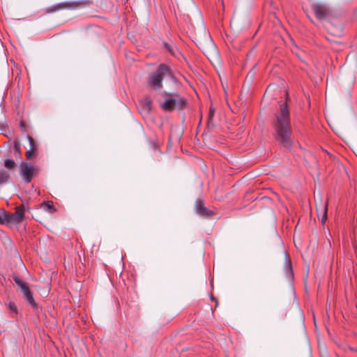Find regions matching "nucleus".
<instances>
[{"label":"nucleus","mask_w":357,"mask_h":357,"mask_svg":"<svg viewBox=\"0 0 357 357\" xmlns=\"http://www.w3.org/2000/svg\"><path fill=\"white\" fill-rule=\"evenodd\" d=\"M286 102L280 104V109L275 113L274 128L276 133L275 139L284 148L289 149L292 146L291 128L290 126L289 112L287 100L289 95L285 92Z\"/></svg>","instance_id":"obj_1"},{"label":"nucleus","mask_w":357,"mask_h":357,"mask_svg":"<svg viewBox=\"0 0 357 357\" xmlns=\"http://www.w3.org/2000/svg\"><path fill=\"white\" fill-rule=\"evenodd\" d=\"M171 75L169 68L162 63L156 70L150 74L147 79L148 84L155 90H160L162 88V80L166 77H170Z\"/></svg>","instance_id":"obj_2"},{"label":"nucleus","mask_w":357,"mask_h":357,"mask_svg":"<svg viewBox=\"0 0 357 357\" xmlns=\"http://www.w3.org/2000/svg\"><path fill=\"white\" fill-rule=\"evenodd\" d=\"M185 105V100L176 93H167L165 98L160 103V107L165 111H172L173 109H181Z\"/></svg>","instance_id":"obj_3"},{"label":"nucleus","mask_w":357,"mask_h":357,"mask_svg":"<svg viewBox=\"0 0 357 357\" xmlns=\"http://www.w3.org/2000/svg\"><path fill=\"white\" fill-rule=\"evenodd\" d=\"M316 17L319 20H325L333 14L332 9L326 3H314L312 5Z\"/></svg>","instance_id":"obj_4"},{"label":"nucleus","mask_w":357,"mask_h":357,"mask_svg":"<svg viewBox=\"0 0 357 357\" xmlns=\"http://www.w3.org/2000/svg\"><path fill=\"white\" fill-rule=\"evenodd\" d=\"M38 168L31 163L22 162L20 164V175L27 183L31 181L33 177L38 173Z\"/></svg>","instance_id":"obj_5"},{"label":"nucleus","mask_w":357,"mask_h":357,"mask_svg":"<svg viewBox=\"0 0 357 357\" xmlns=\"http://www.w3.org/2000/svg\"><path fill=\"white\" fill-rule=\"evenodd\" d=\"M13 280L16 284L20 288L26 301L33 307H36L37 305L33 299V295L26 282L22 280L19 277L14 276Z\"/></svg>","instance_id":"obj_6"},{"label":"nucleus","mask_w":357,"mask_h":357,"mask_svg":"<svg viewBox=\"0 0 357 357\" xmlns=\"http://www.w3.org/2000/svg\"><path fill=\"white\" fill-rule=\"evenodd\" d=\"M24 217V207L23 205L17 206L15 212L13 213H8V224L9 223H20L23 221Z\"/></svg>","instance_id":"obj_7"},{"label":"nucleus","mask_w":357,"mask_h":357,"mask_svg":"<svg viewBox=\"0 0 357 357\" xmlns=\"http://www.w3.org/2000/svg\"><path fill=\"white\" fill-rule=\"evenodd\" d=\"M196 212L202 216H209L213 214L212 211L208 209L204 206V203L202 199H197L195 202Z\"/></svg>","instance_id":"obj_8"},{"label":"nucleus","mask_w":357,"mask_h":357,"mask_svg":"<svg viewBox=\"0 0 357 357\" xmlns=\"http://www.w3.org/2000/svg\"><path fill=\"white\" fill-rule=\"evenodd\" d=\"M27 139L29 142V149L26 152V157L27 159H31L36 155V147L33 138L28 135Z\"/></svg>","instance_id":"obj_9"},{"label":"nucleus","mask_w":357,"mask_h":357,"mask_svg":"<svg viewBox=\"0 0 357 357\" xmlns=\"http://www.w3.org/2000/svg\"><path fill=\"white\" fill-rule=\"evenodd\" d=\"M140 105L143 107L145 112L149 113L151 110L152 101L146 97L140 101Z\"/></svg>","instance_id":"obj_10"},{"label":"nucleus","mask_w":357,"mask_h":357,"mask_svg":"<svg viewBox=\"0 0 357 357\" xmlns=\"http://www.w3.org/2000/svg\"><path fill=\"white\" fill-rule=\"evenodd\" d=\"M41 206L50 213H53L56 211V208L54 206L53 202L51 201L44 202Z\"/></svg>","instance_id":"obj_11"},{"label":"nucleus","mask_w":357,"mask_h":357,"mask_svg":"<svg viewBox=\"0 0 357 357\" xmlns=\"http://www.w3.org/2000/svg\"><path fill=\"white\" fill-rule=\"evenodd\" d=\"M10 175L4 170H0V185H2L8 181Z\"/></svg>","instance_id":"obj_12"},{"label":"nucleus","mask_w":357,"mask_h":357,"mask_svg":"<svg viewBox=\"0 0 357 357\" xmlns=\"http://www.w3.org/2000/svg\"><path fill=\"white\" fill-rule=\"evenodd\" d=\"M327 210H328V204H327V202H326L324 204V208H323L322 213L320 214V215H321V221L322 224H324V222H326V220L327 219ZM318 215L319 216V215Z\"/></svg>","instance_id":"obj_13"},{"label":"nucleus","mask_w":357,"mask_h":357,"mask_svg":"<svg viewBox=\"0 0 357 357\" xmlns=\"http://www.w3.org/2000/svg\"><path fill=\"white\" fill-rule=\"evenodd\" d=\"M15 165V162L12 159H6L4 160V167L7 169H13Z\"/></svg>","instance_id":"obj_14"},{"label":"nucleus","mask_w":357,"mask_h":357,"mask_svg":"<svg viewBox=\"0 0 357 357\" xmlns=\"http://www.w3.org/2000/svg\"><path fill=\"white\" fill-rule=\"evenodd\" d=\"M0 223L8 224V213L3 210L0 211Z\"/></svg>","instance_id":"obj_15"},{"label":"nucleus","mask_w":357,"mask_h":357,"mask_svg":"<svg viewBox=\"0 0 357 357\" xmlns=\"http://www.w3.org/2000/svg\"><path fill=\"white\" fill-rule=\"evenodd\" d=\"M20 143L18 140H15L14 142V149L15 150V151L17 153H20Z\"/></svg>","instance_id":"obj_16"},{"label":"nucleus","mask_w":357,"mask_h":357,"mask_svg":"<svg viewBox=\"0 0 357 357\" xmlns=\"http://www.w3.org/2000/svg\"><path fill=\"white\" fill-rule=\"evenodd\" d=\"M8 305L11 312L17 313V307L13 303L10 302Z\"/></svg>","instance_id":"obj_17"},{"label":"nucleus","mask_w":357,"mask_h":357,"mask_svg":"<svg viewBox=\"0 0 357 357\" xmlns=\"http://www.w3.org/2000/svg\"><path fill=\"white\" fill-rule=\"evenodd\" d=\"M286 265L289 267V275L290 276L292 275L293 274V271H292V268H291V264H290V262H289V260L288 259V258L286 257Z\"/></svg>","instance_id":"obj_18"},{"label":"nucleus","mask_w":357,"mask_h":357,"mask_svg":"<svg viewBox=\"0 0 357 357\" xmlns=\"http://www.w3.org/2000/svg\"><path fill=\"white\" fill-rule=\"evenodd\" d=\"M215 114V109L212 107H210L209 112H208V120H211L214 116Z\"/></svg>","instance_id":"obj_19"},{"label":"nucleus","mask_w":357,"mask_h":357,"mask_svg":"<svg viewBox=\"0 0 357 357\" xmlns=\"http://www.w3.org/2000/svg\"><path fill=\"white\" fill-rule=\"evenodd\" d=\"M20 128H22V132H26V125H25V123L24 122V121H21L20 122Z\"/></svg>","instance_id":"obj_20"},{"label":"nucleus","mask_w":357,"mask_h":357,"mask_svg":"<svg viewBox=\"0 0 357 357\" xmlns=\"http://www.w3.org/2000/svg\"><path fill=\"white\" fill-rule=\"evenodd\" d=\"M211 299L212 301H214L215 302V307H217V305H218V301H217V299H216V298H214V296H213V295H211Z\"/></svg>","instance_id":"obj_21"}]
</instances>
